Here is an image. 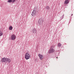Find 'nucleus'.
I'll list each match as a JSON object with an SVG mask.
<instances>
[{
    "mask_svg": "<svg viewBox=\"0 0 74 74\" xmlns=\"http://www.w3.org/2000/svg\"><path fill=\"white\" fill-rule=\"evenodd\" d=\"M9 29L10 30H12V26H10L9 28Z\"/></svg>",
    "mask_w": 74,
    "mask_h": 74,
    "instance_id": "9b49d317",
    "label": "nucleus"
},
{
    "mask_svg": "<svg viewBox=\"0 0 74 74\" xmlns=\"http://www.w3.org/2000/svg\"><path fill=\"white\" fill-rule=\"evenodd\" d=\"M15 35H12L11 37V39H12V40H14L15 39Z\"/></svg>",
    "mask_w": 74,
    "mask_h": 74,
    "instance_id": "0eeeda50",
    "label": "nucleus"
},
{
    "mask_svg": "<svg viewBox=\"0 0 74 74\" xmlns=\"http://www.w3.org/2000/svg\"><path fill=\"white\" fill-rule=\"evenodd\" d=\"M3 36V32L0 31V36Z\"/></svg>",
    "mask_w": 74,
    "mask_h": 74,
    "instance_id": "f8f14e48",
    "label": "nucleus"
},
{
    "mask_svg": "<svg viewBox=\"0 0 74 74\" xmlns=\"http://www.w3.org/2000/svg\"><path fill=\"white\" fill-rule=\"evenodd\" d=\"M3 36V32L0 31V36Z\"/></svg>",
    "mask_w": 74,
    "mask_h": 74,
    "instance_id": "ddd939ff",
    "label": "nucleus"
},
{
    "mask_svg": "<svg viewBox=\"0 0 74 74\" xmlns=\"http://www.w3.org/2000/svg\"><path fill=\"white\" fill-rule=\"evenodd\" d=\"M69 0H66L64 1V4H69Z\"/></svg>",
    "mask_w": 74,
    "mask_h": 74,
    "instance_id": "1a4fd4ad",
    "label": "nucleus"
},
{
    "mask_svg": "<svg viewBox=\"0 0 74 74\" xmlns=\"http://www.w3.org/2000/svg\"><path fill=\"white\" fill-rule=\"evenodd\" d=\"M0 59H1V58L0 57Z\"/></svg>",
    "mask_w": 74,
    "mask_h": 74,
    "instance_id": "aec40b11",
    "label": "nucleus"
},
{
    "mask_svg": "<svg viewBox=\"0 0 74 74\" xmlns=\"http://www.w3.org/2000/svg\"><path fill=\"white\" fill-rule=\"evenodd\" d=\"M61 45L60 43H58V47H61Z\"/></svg>",
    "mask_w": 74,
    "mask_h": 74,
    "instance_id": "dca6fc26",
    "label": "nucleus"
},
{
    "mask_svg": "<svg viewBox=\"0 0 74 74\" xmlns=\"http://www.w3.org/2000/svg\"><path fill=\"white\" fill-rule=\"evenodd\" d=\"M36 32L37 30L35 29H33L32 30V33H36Z\"/></svg>",
    "mask_w": 74,
    "mask_h": 74,
    "instance_id": "6e6552de",
    "label": "nucleus"
},
{
    "mask_svg": "<svg viewBox=\"0 0 74 74\" xmlns=\"http://www.w3.org/2000/svg\"><path fill=\"white\" fill-rule=\"evenodd\" d=\"M25 58L26 60H28L30 58V55L28 53H26L25 55Z\"/></svg>",
    "mask_w": 74,
    "mask_h": 74,
    "instance_id": "f03ea898",
    "label": "nucleus"
},
{
    "mask_svg": "<svg viewBox=\"0 0 74 74\" xmlns=\"http://www.w3.org/2000/svg\"><path fill=\"white\" fill-rule=\"evenodd\" d=\"M36 10H34V9L32 13V14H31L32 16H35V15H36Z\"/></svg>",
    "mask_w": 74,
    "mask_h": 74,
    "instance_id": "39448f33",
    "label": "nucleus"
},
{
    "mask_svg": "<svg viewBox=\"0 0 74 74\" xmlns=\"http://www.w3.org/2000/svg\"><path fill=\"white\" fill-rule=\"evenodd\" d=\"M56 58H58V57H56Z\"/></svg>",
    "mask_w": 74,
    "mask_h": 74,
    "instance_id": "412c9836",
    "label": "nucleus"
},
{
    "mask_svg": "<svg viewBox=\"0 0 74 74\" xmlns=\"http://www.w3.org/2000/svg\"><path fill=\"white\" fill-rule=\"evenodd\" d=\"M38 56L39 57L40 59L41 60H42L44 58V56H43L41 54H39L38 55Z\"/></svg>",
    "mask_w": 74,
    "mask_h": 74,
    "instance_id": "423d86ee",
    "label": "nucleus"
},
{
    "mask_svg": "<svg viewBox=\"0 0 74 74\" xmlns=\"http://www.w3.org/2000/svg\"><path fill=\"white\" fill-rule=\"evenodd\" d=\"M55 51L54 49L52 48H50L48 51V53H53L55 52Z\"/></svg>",
    "mask_w": 74,
    "mask_h": 74,
    "instance_id": "20e7f679",
    "label": "nucleus"
},
{
    "mask_svg": "<svg viewBox=\"0 0 74 74\" xmlns=\"http://www.w3.org/2000/svg\"><path fill=\"white\" fill-rule=\"evenodd\" d=\"M55 48V45H53L51 46L50 48H53H53Z\"/></svg>",
    "mask_w": 74,
    "mask_h": 74,
    "instance_id": "4468645a",
    "label": "nucleus"
},
{
    "mask_svg": "<svg viewBox=\"0 0 74 74\" xmlns=\"http://www.w3.org/2000/svg\"><path fill=\"white\" fill-rule=\"evenodd\" d=\"M44 22V20L42 18H40L38 21V23L40 25H42V23Z\"/></svg>",
    "mask_w": 74,
    "mask_h": 74,
    "instance_id": "7ed1b4c3",
    "label": "nucleus"
},
{
    "mask_svg": "<svg viewBox=\"0 0 74 74\" xmlns=\"http://www.w3.org/2000/svg\"><path fill=\"white\" fill-rule=\"evenodd\" d=\"M73 14H72L71 15V16H73Z\"/></svg>",
    "mask_w": 74,
    "mask_h": 74,
    "instance_id": "6ab92c4d",
    "label": "nucleus"
},
{
    "mask_svg": "<svg viewBox=\"0 0 74 74\" xmlns=\"http://www.w3.org/2000/svg\"><path fill=\"white\" fill-rule=\"evenodd\" d=\"M46 8L47 10H48L50 9V8L48 6H47L46 7Z\"/></svg>",
    "mask_w": 74,
    "mask_h": 74,
    "instance_id": "9d476101",
    "label": "nucleus"
},
{
    "mask_svg": "<svg viewBox=\"0 0 74 74\" xmlns=\"http://www.w3.org/2000/svg\"><path fill=\"white\" fill-rule=\"evenodd\" d=\"M2 62L7 63H9L11 62V60L10 59L8 58H2L1 60Z\"/></svg>",
    "mask_w": 74,
    "mask_h": 74,
    "instance_id": "f257e3e1",
    "label": "nucleus"
},
{
    "mask_svg": "<svg viewBox=\"0 0 74 74\" xmlns=\"http://www.w3.org/2000/svg\"><path fill=\"white\" fill-rule=\"evenodd\" d=\"M12 3H14V2H15V0H12Z\"/></svg>",
    "mask_w": 74,
    "mask_h": 74,
    "instance_id": "a211bd4d",
    "label": "nucleus"
},
{
    "mask_svg": "<svg viewBox=\"0 0 74 74\" xmlns=\"http://www.w3.org/2000/svg\"><path fill=\"white\" fill-rule=\"evenodd\" d=\"M8 2L9 3H11V2H12V0H9L8 1Z\"/></svg>",
    "mask_w": 74,
    "mask_h": 74,
    "instance_id": "f3484780",
    "label": "nucleus"
},
{
    "mask_svg": "<svg viewBox=\"0 0 74 74\" xmlns=\"http://www.w3.org/2000/svg\"><path fill=\"white\" fill-rule=\"evenodd\" d=\"M63 18H64V14L63 15V16H62L60 18V19L62 20V19H63Z\"/></svg>",
    "mask_w": 74,
    "mask_h": 74,
    "instance_id": "2eb2a0df",
    "label": "nucleus"
}]
</instances>
